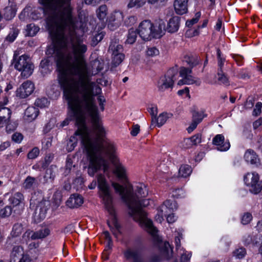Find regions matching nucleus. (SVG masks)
Returning <instances> with one entry per match:
<instances>
[{"label": "nucleus", "mask_w": 262, "mask_h": 262, "mask_svg": "<svg viewBox=\"0 0 262 262\" xmlns=\"http://www.w3.org/2000/svg\"><path fill=\"white\" fill-rule=\"evenodd\" d=\"M137 33L136 30H134L133 28L130 29L128 30L126 42L129 44L134 43L136 40Z\"/></svg>", "instance_id": "473e14b6"}, {"label": "nucleus", "mask_w": 262, "mask_h": 262, "mask_svg": "<svg viewBox=\"0 0 262 262\" xmlns=\"http://www.w3.org/2000/svg\"><path fill=\"white\" fill-rule=\"evenodd\" d=\"M49 203L45 200H42L37 204L35 210V215L40 220L45 218L47 212L48 210Z\"/></svg>", "instance_id": "4468645a"}, {"label": "nucleus", "mask_w": 262, "mask_h": 262, "mask_svg": "<svg viewBox=\"0 0 262 262\" xmlns=\"http://www.w3.org/2000/svg\"><path fill=\"white\" fill-rule=\"evenodd\" d=\"M83 203V197L79 194H72L66 202V205L70 208H77Z\"/></svg>", "instance_id": "dca6fc26"}, {"label": "nucleus", "mask_w": 262, "mask_h": 262, "mask_svg": "<svg viewBox=\"0 0 262 262\" xmlns=\"http://www.w3.org/2000/svg\"><path fill=\"white\" fill-rule=\"evenodd\" d=\"M62 192L61 191L57 189L55 192L52 198V203L54 204L55 207H58L62 200Z\"/></svg>", "instance_id": "c756f323"}, {"label": "nucleus", "mask_w": 262, "mask_h": 262, "mask_svg": "<svg viewBox=\"0 0 262 262\" xmlns=\"http://www.w3.org/2000/svg\"><path fill=\"white\" fill-rule=\"evenodd\" d=\"M50 234V230L48 228H43L34 232L31 238L33 240L41 239L46 237Z\"/></svg>", "instance_id": "b1692460"}, {"label": "nucleus", "mask_w": 262, "mask_h": 262, "mask_svg": "<svg viewBox=\"0 0 262 262\" xmlns=\"http://www.w3.org/2000/svg\"><path fill=\"white\" fill-rule=\"evenodd\" d=\"M205 116L206 115L204 114L203 111H194L192 114V120L200 123Z\"/></svg>", "instance_id": "79ce46f5"}, {"label": "nucleus", "mask_w": 262, "mask_h": 262, "mask_svg": "<svg viewBox=\"0 0 262 262\" xmlns=\"http://www.w3.org/2000/svg\"><path fill=\"white\" fill-rule=\"evenodd\" d=\"M167 116L166 113L161 114L158 118H151V124L150 128L152 129L156 125L158 127L162 126L166 121L167 119Z\"/></svg>", "instance_id": "5701e85b"}, {"label": "nucleus", "mask_w": 262, "mask_h": 262, "mask_svg": "<svg viewBox=\"0 0 262 262\" xmlns=\"http://www.w3.org/2000/svg\"><path fill=\"white\" fill-rule=\"evenodd\" d=\"M179 73L182 79L178 81V85L195 84L197 86L200 85L201 83L200 80L195 79L191 75L192 73L191 69L182 67H181Z\"/></svg>", "instance_id": "1a4fd4ad"}, {"label": "nucleus", "mask_w": 262, "mask_h": 262, "mask_svg": "<svg viewBox=\"0 0 262 262\" xmlns=\"http://www.w3.org/2000/svg\"><path fill=\"white\" fill-rule=\"evenodd\" d=\"M10 203L13 207H18L19 210H22L25 206L24 196L19 192L15 193L9 199Z\"/></svg>", "instance_id": "ddd939ff"}, {"label": "nucleus", "mask_w": 262, "mask_h": 262, "mask_svg": "<svg viewBox=\"0 0 262 262\" xmlns=\"http://www.w3.org/2000/svg\"><path fill=\"white\" fill-rule=\"evenodd\" d=\"M178 69L173 67L169 69L165 76L161 77L158 82V89L160 91H164L167 89H172L174 81L178 78Z\"/></svg>", "instance_id": "0eeeda50"}, {"label": "nucleus", "mask_w": 262, "mask_h": 262, "mask_svg": "<svg viewBox=\"0 0 262 262\" xmlns=\"http://www.w3.org/2000/svg\"><path fill=\"white\" fill-rule=\"evenodd\" d=\"M97 181H93L90 185L89 188L91 189H94L98 184L100 190V196L102 199L106 209L111 214H113V198L104 176L102 174H98L97 176Z\"/></svg>", "instance_id": "20e7f679"}, {"label": "nucleus", "mask_w": 262, "mask_h": 262, "mask_svg": "<svg viewBox=\"0 0 262 262\" xmlns=\"http://www.w3.org/2000/svg\"><path fill=\"white\" fill-rule=\"evenodd\" d=\"M23 247L19 246H14L10 254V261L12 262L15 261L16 259H18L20 256H23Z\"/></svg>", "instance_id": "a878e982"}, {"label": "nucleus", "mask_w": 262, "mask_h": 262, "mask_svg": "<svg viewBox=\"0 0 262 262\" xmlns=\"http://www.w3.org/2000/svg\"><path fill=\"white\" fill-rule=\"evenodd\" d=\"M255 237L256 238H258L259 241H254V240H252V237L250 236H248L247 238L245 239V242L247 244H250V243H252L254 245H257L258 244H259L261 242V236L260 235H256Z\"/></svg>", "instance_id": "09e8293b"}, {"label": "nucleus", "mask_w": 262, "mask_h": 262, "mask_svg": "<svg viewBox=\"0 0 262 262\" xmlns=\"http://www.w3.org/2000/svg\"><path fill=\"white\" fill-rule=\"evenodd\" d=\"M34 232L30 230H27L23 235L22 240L27 242L31 238V236L32 235V234Z\"/></svg>", "instance_id": "5fc2aeb1"}, {"label": "nucleus", "mask_w": 262, "mask_h": 262, "mask_svg": "<svg viewBox=\"0 0 262 262\" xmlns=\"http://www.w3.org/2000/svg\"><path fill=\"white\" fill-rule=\"evenodd\" d=\"M108 52L111 54V70L112 68L118 66L124 60V54H123V48L119 42V39L114 38L111 39Z\"/></svg>", "instance_id": "423d86ee"}, {"label": "nucleus", "mask_w": 262, "mask_h": 262, "mask_svg": "<svg viewBox=\"0 0 262 262\" xmlns=\"http://www.w3.org/2000/svg\"><path fill=\"white\" fill-rule=\"evenodd\" d=\"M39 30V27L36 26L34 24H30L27 26V31L28 35L34 36L36 34Z\"/></svg>", "instance_id": "c9c22d12"}, {"label": "nucleus", "mask_w": 262, "mask_h": 262, "mask_svg": "<svg viewBox=\"0 0 262 262\" xmlns=\"http://www.w3.org/2000/svg\"><path fill=\"white\" fill-rule=\"evenodd\" d=\"M19 33V30L16 28H12L6 38L5 41L8 42H12L17 37Z\"/></svg>", "instance_id": "2f4dec72"}, {"label": "nucleus", "mask_w": 262, "mask_h": 262, "mask_svg": "<svg viewBox=\"0 0 262 262\" xmlns=\"http://www.w3.org/2000/svg\"><path fill=\"white\" fill-rule=\"evenodd\" d=\"M180 18L179 16H173L171 18L167 24V30L170 33L176 32L180 26Z\"/></svg>", "instance_id": "4be33fe9"}, {"label": "nucleus", "mask_w": 262, "mask_h": 262, "mask_svg": "<svg viewBox=\"0 0 262 262\" xmlns=\"http://www.w3.org/2000/svg\"><path fill=\"white\" fill-rule=\"evenodd\" d=\"M262 126V117H260L258 120L253 122V126L254 129H257L259 126Z\"/></svg>", "instance_id": "774afa93"}, {"label": "nucleus", "mask_w": 262, "mask_h": 262, "mask_svg": "<svg viewBox=\"0 0 262 262\" xmlns=\"http://www.w3.org/2000/svg\"><path fill=\"white\" fill-rule=\"evenodd\" d=\"M244 159L247 163L251 164L257 165L259 163V159L256 152L251 149L246 150L244 155Z\"/></svg>", "instance_id": "412c9836"}, {"label": "nucleus", "mask_w": 262, "mask_h": 262, "mask_svg": "<svg viewBox=\"0 0 262 262\" xmlns=\"http://www.w3.org/2000/svg\"><path fill=\"white\" fill-rule=\"evenodd\" d=\"M262 107V103L260 102H257L255 105V108L253 110V115L257 116L261 113V109Z\"/></svg>", "instance_id": "052dcab7"}, {"label": "nucleus", "mask_w": 262, "mask_h": 262, "mask_svg": "<svg viewBox=\"0 0 262 262\" xmlns=\"http://www.w3.org/2000/svg\"><path fill=\"white\" fill-rule=\"evenodd\" d=\"M57 172V168L55 165H51L48 168L43 177V183H53Z\"/></svg>", "instance_id": "6ab92c4d"}, {"label": "nucleus", "mask_w": 262, "mask_h": 262, "mask_svg": "<svg viewBox=\"0 0 262 262\" xmlns=\"http://www.w3.org/2000/svg\"><path fill=\"white\" fill-rule=\"evenodd\" d=\"M201 16V13L200 12H197L195 14V17L193 18L192 19L187 20L186 23V26L190 28L194 24H196L198 21Z\"/></svg>", "instance_id": "49530a36"}, {"label": "nucleus", "mask_w": 262, "mask_h": 262, "mask_svg": "<svg viewBox=\"0 0 262 262\" xmlns=\"http://www.w3.org/2000/svg\"><path fill=\"white\" fill-rule=\"evenodd\" d=\"M11 138L14 142L20 143L23 139V135L21 133L16 132L13 134Z\"/></svg>", "instance_id": "603ef678"}, {"label": "nucleus", "mask_w": 262, "mask_h": 262, "mask_svg": "<svg viewBox=\"0 0 262 262\" xmlns=\"http://www.w3.org/2000/svg\"><path fill=\"white\" fill-rule=\"evenodd\" d=\"M252 218L251 213L250 212L245 213L242 216L241 223L243 225H247L250 223Z\"/></svg>", "instance_id": "c03bdc74"}, {"label": "nucleus", "mask_w": 262, "mask_h": 262, "mask_svg": "<svg viewBox=\"0 0 262 262\" xmlns=\"http://www.w3.org/2000/svg\"><path fill=\"white\" fill-rule=\"evenodd\" d=\"M12 64L16 70L21 72V76L25 78L31 76L34 69L30 57L26 55L20 56L17 51L14 52Z\"/></svg>", "instance_id": "39448f33"}, {"label": "nucleus", "mask_w": 262, "mask_h": 262, "mask_svg": "<svg viewBox=\"0 0 262 262\" xmlns=\"http://www.w3.org/2000/svg\"><path fill=\"white\" fill-rule=\"evenodd\" d=\"M107 13V8L106 5H101L97 10V17L99 19L103 20L106 16Z\"/></svg>", "instance_id": "7c9ffc66"}, {"label": "nucleus", "mask_w": 262, "mask_h": 262, "mask_svg": "<svg viewBox=\"0 0 262 262\" xmlns=\"http://www.w3.org/2000/svg\"><path fill=\"white\" fill-rule=\"evenodd\" d=\"M159 54V50L155 47L149 48L146 51V54L149 56H153Z\"/></svg>", "instance_id": "6e6d98bb"}, {"label": "nucleus", "mask_w": 262, "mask_h": 262, "mask_svg": "<svg viewBox=\"0 0 262 262\" xmlns=\"http://www.w3.org/2000/svg\"><path fill=\"white\" fill-rule=\"evenodd\" d=\"M98 101L99 102V106L100 107V109L102 111H103L104 110V103L106 102V100L104 97L102 96H100L98 98Z\"/></svg>", "instance_id": "e2e57ef3"}, {"label": "nucleus", "mask_w": 262, "mask_h": 262, "mask_svg": "<svg viewBox=\"0 0 262 262\" xmlns=\"http://www.w3.org/2000/svg\"><path fill=\"white\" fill-rule=\"evenodd\" d=\"M71 0H39L46 21L50 29L56 28L55 39L60 47L71 49V52L56 53L55 60L59 72L58 80H64L88 70L85 60L87 46L82 36L74 29L75 18L73 15Z\"/></svg>", "instance_id": "f03ea898"}, {"label": "nucleus", "mask_w": 262, "mask_h": 262, "mask_svg": "<svg viewBox=\"0 0 262 262\" xmlns=\"http://www.w3.org/2000/svg\"><path fill=\"white\" fill-rule=\"evenodd\" d=\"M124 254L127 259H132L133 262H144L138 249L129 248Z\"/></svg>", "instance_id": "f3484780"}, {"label": "nucleus", "mask_w": 262, "mask_h": 262, "mask_svg": "<svg viewBox=\"0 0 262 262\" xmlns=\"http://www.w3.org/2000/svg\"><path fill=\"white\" fill-rule=\"evenodd\" d=\"M140 131V126L138 124H134L132 126L130 134L134 136H136Z\"/></svg>", "instance_id": "680f3d73"}, {"label": "nucleus", "mask_w": 262, "mask_h": 262, "mask_svg": "<svg viewBox=\"0 0 262 262\" xmlns=\"http://www.w3.org/2000/svg\"><path fill=\"white\" fill-rule=\"evenodd\" d=\"M112 186L127 206L129 215L157 241L163 256L166 259H170L172 250L169 243L160 242V238L157 235V229L153 226L152 222L147 217L146 213L143 210V207L149 205V200L143 199L148 194L145 185L143 184H138L135 192L132 188L125 189L123 186L117 183H113Z\"/></svg>", "instance_id": "7ed1b4c3"}, {"label": "nucleus", "mask_w": 262, "mask_h": 262, "mask_svg": "<svg viewBox=\"0 0 262 262\" xmlns=\"http://www.w3.org/2000/svg\"><path fill=\"white\" fill-rule=\"evenodd\" d=\"M199 27L196 29H189L186 32V36L188 37H191L198 35L199 33Z\"/></svg>", "instance_id": "864d4df0"}, {"label": "nucleus", "mask_w": 262, "mask_h": 262, "mask_svg": "<svg viewBox=\"0 0 262 262\" xmlns=\"http://www.w3.org/2000/svg\"><path fill=\"white\" fill-rule=\"evenodd\" d=\"M39 114V110L34 106H29L25 111L24 113V119L28 122H31L35 120Z\"/></svg>", "instance_id": "aec40b11"}, {"label": "nucleus", "mask_w": 262, "mask_h": 262, "mask_svg": "<svg viewBox=\"0 0 262 262\" xmlns=\"http://www.w3.org/2000/svg\"><path fill=\"white\" fill-rule=\"evenodd\" d=\"M23 231V226L21 223H15L12 228L11 236L12 237L19 236Z\"/></svg>", "instance_id": "c85d7f7f"}, {"label": "nucleus", "mask_w": 262, "mask_h": 262, "mask_svg": "<svg viewBox=\"0 0 262 262\" xmlns=\"http://www.w3.org/2000/svg\"><path fill=\"white\" fill-rule=\"evenodd\" d=\"M189 138L192 141L191 142L193 145H196L201 142V135L200 134H195Z\"/></svg>", "instance_id": "3c124183"}, {"label": "nucleus", "mask_w": 262, "mask_h": 262, "mask_svg": "<svg viewBox=\"0 0 262 262\" xmlns=\"http://www.w3.org/2000/svg\"><path fill=\"white\" fill-rule=\"evenodd\" d=\"M109 213L112 215V224L114 226V227H113L111 225L109 222H107V224L108 226L110 227L111 231L112 232L113 234L114 235V236L116 237H118V235L120 233L119 229H120V226L117 223V221L116 220V217L115 216V211L114 210V213L111 214L110 212Z\"/></svg>", "instance_id": "bb28decb"}, {"label": "nucleus", "mask_w": 262, "mask_h": 262, "mask_svg": "<svg viewBox=\"0 0 262 262\" xmlns=\"http://www.w3.org/2000/svg\"><path fill=\"white\" fill-rule=\"evenodd\" d=\"M11 114V110L8 107H2L0 109V118L9 119Z\"/></svg>", "instance_id": "a19ab883"}, {"label": "nucleus", "mask_w": 262, "mask_h": 262, "mask_svg": "<svg viewBox=\"0 0 262 262\" xmlns=\"http://www.w3.org/2000/svg\"><path fill=\"white\" fill-rule=\"evenodd\" d=\"M246 254V250L245 248L241 247L235 249L233 252V255L236 258L242 259Z\"/></svg>", "instance_id": "ea45409f"}, {"label": "nucleus", "mask_w": 262, "mask_h": 262, "mask_svg": "<svg viewBox=\"0 0 262 262\" xmlns=\"http://www.w3.org/2000/svg\"><path fill=\"white\" fill-rule=\"evenodd\" d=\"M137 18L135 16H130L125 21V23L127 26H132L136 23Z\"/></svg>", "instance_id": "bf43d9fd"}, {"label": "nucleus", "mask_w": 262, "mask_h": 262, "mask_svg": "<svg viewBox=\"0 0 262 262\" xmlns=\"http://www.w3.org/2000/svg\"><path fill=\"white\" fill-rule=\"evenodd\" d=\"M185 58L191 68L197 65L199 63L198 60L193 57H190L188 56L185 57Z\"/></svg>", "instance_id": "8fccbe9b"}, {"label": "nucleus", "mask_w": 262, "mask_h": 262, "mask_svg": "<svg viewBox=\"0 0 262 262\" xmlns=\"http://www.w3.org/2000/svg\"><path fill=\"white\" fill-rule=\"evenodd\" d=\"M232 57L238 65H241L242 63L243 57L241 55L233 54Z\"/></svg>", "instance_id": "69168bd1"}, {"label": "nucleus", "mask_w": 262, "mask_h": 262, "mask_svg": "<svg viewBox=\"0 0 262 262\" xmlns=\"http://www.w3.org/2000/svg\"><path fill=\"white\" fill-rule=\"evenodd\" d=\"M244 182L249 187V191L254 194L259 193L262 190V181H259V176L254 172L248 173L244 177Z\"/></svg>", "instance_id": "6e6552de"}, {"label": "nucleus", "mask_w": 262, "mask_h": 262, "mask_svg": "<svg viewBox=\"0 0 262 262\" xmlns=\"http://www.w3.org/2000/svg\"><path fill=\"white\" fill-rule=\"evenodd\" d=\"M174 209H177L176 202H174L173 203L170 200H166L158 209V213L155 217L156 220L161 223L164 220L163 216H166L167 214L170 213Z\"/></svg>", "instance_id": "9b49d317"}, {"label": "nucleus", "mask_w": 262, "mask_h": 262, "mask_svg": "<svg viewBox=\"0 0 262 262\" xmlns=\"http://www.w3.org/2000/svg\"><path fill=\"white\" fill-rule=\"evenodd\" d=\"M192 172L191 167L188 165H183L179 168V176L183 178L189 176Z\"/></svg>", "instance_id": "cd10ccee"}, {"label": "nucleus", "mask_w": 262, "mask_h": 262, "mask_svg": "<svg viewBox=\"0 0 262 262\" xmlns=\"http://www.w3.org/2000/svg\"><path fill=\"white\" fill-rule=\"evenodd\" d=\"M217 80L221 84L225 85L229 84V80L227 75L223 72V70H218Z\"/></svg>", "instance_id": "f704fd0d"}, {"label": "nucleus", "mask_w": 262, "mask_h": 262, "mask_svg": "<svg viewBox=\"0 0 262 262\" xmlns=\"http://www.w3.org/2000/svg\"><path fill=\"white\" fill-rule=\"evenodd\" d=\"M145 4V0H130L127 5L128 8H140Z\"/></svg>", "instance_id": "e433bc0d"}, {"label": "nucleus", "mask_w": 262, "mask_h": 262, "mask_svg": "<svg viewBox=\"0 0 262 262\" xmlns=\"http://www.w3.org/2000/svg\"><path fill=\"white\" fill-rule=\"evenodd\" d=\"M16 12L15 6L12 4L4 9V16L7 20H11L15 16Z\"/></svg>", "instance_id": "393cba45"}, {"label": "nucleus", "mask_w": 262, "mask_h": 262, "mask_svg": "<svg viewBox=\"0 0 262 262\" xmlns=\"http://www.w3.org/2000/svg\"><path fill=\"white\" fill-rule=\"evenodd\" d=\"M12 213L11 206L7 205L0 210V216L3 218L10 216Z\"/></svg>", "instance_id": "4c0bfd02"}, {"label": "nucleus", "mask_w": 262, "mask_h": 262, "mask_svg": "<svg viewBox=\"0 0 262 262\" xmlns=\"http://www.w3.org/2000/svg\"><path fill=\"white\" fill-rule=\"evenodd\" d=\"M105 33L103 32L96 33L93 36L92 39V45L96 46L100 41H101L104 36Z\"/></svg>", "instance_id": "58836bf2"}, {"label": "nucleus", "mask_w": 262, "mask_h": 262, "mask_svg": "<svg viewBox=\"0 0 262 262\" xmlns=\"http://www.w3.org/2000/svg\"><path fill=\"white\" fill-rule=\"evenodd\" d=\"M162 260L161 257L159 255H154L151 256L149 262H160Z\"/></svg>", "instance_id": "338daca9"}, {"label": "nucleus", "mask_w": 262, "mask_h": 262, "mask_svg": "<svg viewBox=\"0 0 262 262\" xmlns=\"http://www.w3.org/2000/svg\"><path fill=\"white\" fill-rule=\"evenodd\" d=\"M9 121V119H3L1 118H0V127H3L4 125H6V130L8 131V130H10V125L8 124V122Z\"/></svg>", "instance_id": "13d9d810"}, {"label": "nucleus", "mask_w": 262, "mask_h": 262, "mask_svg": "<svg viewBox=\"0 0 262 262\" xmlns=\"http://www.w3.org/2000/svg\"><path fill=\"white\" fill-rule=\"evenodd\" d=\"M78 126L74 136H79L84 146L89 162L88 173L94 177L102 169L109 168L108 158L115 167L114 173L121 179L126 178V169L115 155L116 147L106 136L95 104L94 90H101L92 81L90 71H85L59 82Z\"/></svg>", "instance_id": "f257e3e1"}, {"label": "nucleus", "mask_w": 262, "mask_h": 262, "mask_svg": "<svg viewBox=\"0 0 262 262\" xmlns=\"http://www.w3.org/2000/svg\"><path fill=\"white\" fill-rule=\"evenodd\" d=\"M212 143L213 144L217 145V149L221 151H227L230 147V144L229 142H224V137L222 135H217L213 139Z\"/></svg>", "instance_id": "2eb2a0df"}, {"label": "nucleus", "mask_w": 262, "mask_h": 262, "mask_svg": "<svg viewBox=\"0 0 262 262\" xmlns=\"http://www.w3.org/2000/svg\"><path fill=\"white\" fill-rule=\"evenodd\" d=\"M199 123L198 122H196V121H194L192 120L191 124L187 129L188 132L191 133V132H192L196 127Z\"/></svg>", "instance_id": "0e129e2a"}, {"label": "nucleus", "mask_w": 262, "mask_h": 262, "mask_svg": "<svg viewBox=\"0 0 262 262\" xmlns=\"http://www.w3.org/2000/svg\"><path fill=\"white\" fill-rule=\"evenodd\" d=\"M153 24L150 21L145 20L142 21L137 30L138 33L144 40H149L153 38L152 28Z\"/></svg>", "instance_id": "9d476101"}, {"label": "nucleus", "mask_w": 262, "mask_h": 262, "mask_svg": "<svg viewBox=\"0 0 262 262\" xmlns=\"http://www.w3.org/2000/svg\"><path fill=\"white\" fill-rule=\"evenodd\" d=\"M34 104L36 106L42 108L47 106L49 104V102L47 98L43 97L37 99Z\"/></svg>", "instance_id": "37998d69"}, {"label": "nucleus", "mask_w": 262, "mask_h": 262, "mask_svg": "<svg viewBox=\"0 0 262 262\" xmlns=\"http://www.w3.org/2000/svg\"><path fill=\"white\" fill-rule=\"evenodd\" d=\"M152 32L153 38H160L164 34L161 25H159L157 29L154 26L152 28Z\"/></svg>", "instance_id": "a18cd8bd"}, {"label": "nucleus", "mask_w": 262, "mask_h": 262, "mask_svg": "<svg viewBox=\"0 0 262 262\" xmlns=\"http://www.w3.org/2000/svg\"><path fill=\"white\" fill-rule=\"evenodd\" d=\"M39 150L38 148H33L28 154V158L30 159L36 158L39 155Z\"/></svg>", "instance_id": "de8ad7c7"}, {"label": "nucleus", "mask_w": 262, "mask_h": 262, "mask_svg": "<svg viewBox=\"0 0 262 262\" xmlns=\"http://www.w3.org/2000/svg\"><path fill=\"white\" fill-rule=\"evenodd\" d=\"M191 142L192 141L189 138L184 139L181 143L182 146L185 148L191 147L193 145Z\"/></svg>", "instance_id": "4d7b16f0"}, {"label": "nucleus", "mask_w": 262, "mask_h": 262, "mask_svg": "<svg viewBox=\"0 0 262 262\" xmlns=\"http://www.w3.org/2000/svg\"><path fill=\"white\" fill-rule=\"evenodd\" d=\"M34 84L31 81L27 80L20 86L16 91V95L21 98L30 96L34 91Z\"/></svg>", "instance_id": "f8f14e48"}, {"label": "nucleus", "mask_w": 262, "mask_h": 262, "mask_svg": "<svg viewBox=\"0 0 262 262\" xmlns=\"http://www.w3.org/2000/svg\"><path fill=\"white\" fill-rule=\"evenodd\" d=\"M188 0H175L174 8L177 14L183 15L188 11Z\"/></svg>", "instance_id": "a211bd4d"}, {"label": "nucleus", "mask_w": 262, "mask_h": 262, "mask_svg": "<svg viewBox=\"0 0 262 262\" xmlns=\"http://www.w3.org/2000/svg\"><path fill=\"white\" fill-rule=\"evenodd\" d=\"M36 182V180L35 178L28 176L23 183V187L26 189H30L35 184Z\"/></svg>", "instance_id": "72a5a7b5"}]
</instances>
